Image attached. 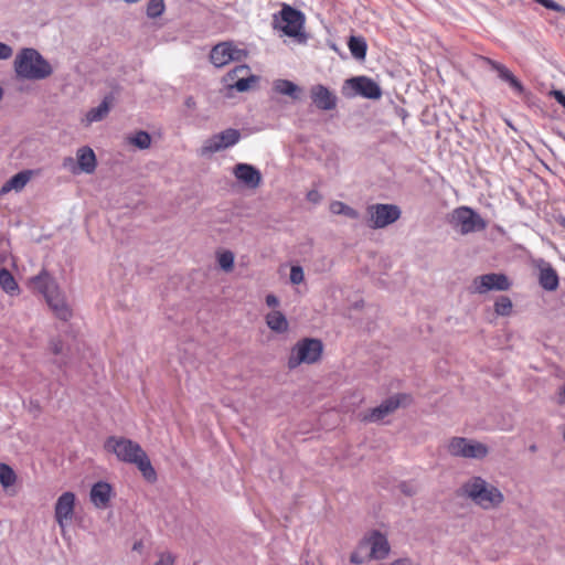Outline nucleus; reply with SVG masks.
<instances>
[{"label":"nucleus","instance_id":"nucleus-24","mask_svg":"<svg viewBox=\"0 0 565 565\" xmlns=\"http://www.w3.org/2000/svg\"><path fill=\"white\" fill-rule=\"evenodd\" d=\"M234 175L237 180L249 188H257L262 181L259 171L247 163L236 164L234 168Z\"/></svg>","mask_w":565,"mask_h":565},{"label":"nucleus","instance_id":"nucleus-23","mask_svg":"<svg viewBox=\"0 0 565 565\" xmlns=\"http://www.w3.org/2000/svg\"><path fill=\"white\" fill-rule=\"evenodd\" d=\"M539 284L546 291H555L558 288L559 277L550 263L542 260L539 265Z\"/></svg>","mask_w":565,"mask_h":565},{"label":"nucleus","instance_id":"nucleus-19","mask_svg":"<svg viewBox=\"0 0 565 565\" xmlns=\"http://www.w3.org/2000/svg\"><path fill=\"white\" fill-rule=\"evenodd\" d=\"M310 97L317 108L332 110L337 106V97L324 85L318 84L311 87Z\"/></svg>","mask_w":565,"mask_h":565},{"label":"nucleus","instance_id":"nucleus-12","mask_svg":"<svg viewBox=\"0 0 565 565\" xmlns=\"http://www.w3.org/2000/svg\"><path fill=\"white\" fill-rule=\"evenodd\" d=\"M303 22V14L300 11L290 6H284L280 11V19L277 21V28L286 35L296 38L301 34Z\"/></svg>","mask_w":565,"mask_h":565},{"label":"nucleus","instance_id":"nucleus-11","mask_svg":"<svg viewBox=\"0 0 565 565\" xmlns=\"http://www.w3.org/2000/svg\"><path fill=\"white\" fill-rule=\"evenodd\" d=\"M367 212L370 214V227L383 228L401 216V210L394 204H374L369 206Z\"/></svg>","mask_w":565,"mask_h":565},{"label":"nucleus","instance_id":"nucleus-47","mask_svg":"<svg viewBox=\"0 0 565 565\" xmlns=\"http://www.w3.org/2000/svg\"><path fill=\"white\" fill-rule=\"evenodd\" d=\"M391 565H412V562L408 558H399L394 561Z\"/></svg>","mask_w":565,"mask_h":565},{"label":"nucleus","instance_id":"nucleus-45","mask_svg":"<svg viewBox=\"0 0 565 565\" xmlns=\"http://www.w3.org/2000/svg\"><path fill=\"white\" fill-rule=\"evenodd\" d=\"M266 303L268 307L276 308L279 305V300L275 295L266 296Z\"/></svg>","mask_w":565,"mask_h":565},{"label":"nucleus","instance_id":"nucleus-35","mask_svg":"<svg viewBox=\"0 0 565 565\" xmlns=\"http://www.w3.org/2000/svg\"><path fill=\"white\" fill-rule=\"evenodd\" d=\"M130 142L139 149H148L151 145V137L146 131H138L130 138Z\"/></svg>","mask_w":565,"mask_h":565},{"label":"nucleus","instance_id":"nucleus-49","mask_svg":"<svg viewBox=\"0 0 565 565\" xmlns=\"http://www.w3.org/2000/svg\"><path fill=\"white\" fill-rule=\"evenodd\" d=\"M140 546H141V543H136V544L134 545V550H137V548H139Z\"/></svg>","mask_w":565,"mask_h":565},{"label":"nucleus","instance_id":"nucleus-6","mask_svg":"<svg viewBox=\"0 0 565 565\" xmlns=\"http://www.w3.org/2000/svg\"><path fill=\"white\" fill-rule=\"evenodd\" d=\"M450 223L460 234L467 235L487 228V222L471 207L460 206L451 214Z\"/></svg>","mask_w":565,"mask_h":565},{"label":"nucleus","instance_id":"nucleus-25","mask_svg":"<svg viewBox=\"0 0 565 565\" xmlns=\"http://www.w3.org/2000/svg\"><path fill=\"white\" fill-rule=\"evenodd\" d=\"M77 158V169L74 167L72 168L73 173L77 172H85V173H93L96 169V156L92 148L89 147H82L76 152Z\"/></svg>","mask_w":565,"mask_h":565},{"label":"nucleus","instance_id":"nucleus-50","mask_svg":"<svg viewBox=\"0 0 565 565\" xmlns=\"http://www.w3.org/2000/svg\"><path fill=\"white\" fill-rule=\"evenodd\" d=\"M561 225L565 228V218L561 221Z\"/></svg>","mask_w":565,"mask_h":565},{"label":"nucleus","instance_id":"nucleus-27","mask_svg":"<svg viewBox=\"0 0 565 565\" xmlns=\"http://www.w3.org/2000/svg\"><path fill=\"white\" fill-rule=\"evenodd\" d=\"M267 327L276 333H285L288 331L289 323L285 315L279 310H273L265 317Z\"/></svg>","mask_w":565,"mask_h":565},{"label":"nucleus","instance_id":"nucleus-1","mask_svg":"<svg viewBox=\"0 0 565 565\" xmlns=\"http://www.w3.org/2000/svg\"><path fill=\"white\" fill-rule=\"evenodd\" d=\"M104 448L107 452L114 454L119 461L135 465L146 480L156 481L157 472L138 443L126 437L110 436L105 440Z\"/></svg>","mask_w":565,"mask_h":565},{"label":"nucleus","instance_id":"nucleus-9","mask_svg":"<svg viewBox=\"0 0 565 565\" xmlns=\"http://www.w3.org/2000/svg\"><path fill=\"white\" fill-rule=\"evenodd\" d=\"M452 456L481 459L488 455V447L479 441L468 440L463 437H454L447 446Z\"/></svg>","mask_w":565,"mask_h":565},{"label":"nucleus","instance_id":"nucleus-16","mask_svg":"<svg viewBox=\"0 0 565 565\" xmlns=\"http://www.w3.org/2000/svg\"><path fill=\"white\" fill-rule=\"evenodd\" d=\"M241 134L238 130L230 128L212 138L207 139L202 148L203 153H214L222 149L234 146L238 142Z\"/></svg>","mask_w":565,"mask_h":565},{"label":"nucleus","instance_id":"nucleus-39","mask_svg":"<svg viewBox=\"0 0 565 565\" xmlns=\"http://www.w3.org/2000/svg\"><path fill=\"white\" fill-rule=\"evenodd\" d=\"M303 270L300 266H292L290 269V281L298 285L303 281Z\"/></svg>","mask_w":565,"mask_h":565},{"label":"nucleus","instance_id":"nucleus-38","mask_svg":"<svg viewBox=\"0 0 565 565\" xmlns=\"http://www.w3.org/2000/svg\"><path fill=\"white\" fill-rule=\"evenodd\" d=\"M534 1L540 3L541 6H543L546 9L559 12L562 14H565V7L558 4L554 0H534Z\"/></svg>","mask_w":565,"mask_h":565},{"label":"nucleus","instance_id":"nucleus-26","mask_svg":"<svg viewBox=\"0 0 565 565\" xmlns=\"http://www.w3.org/2000/svg\"><path fill=\"white\" fill-rule=\"evenodd\" d=\"M33 170H23L11 177L0 189V195L7 194L10 191H21L33 177Z\"/></svg>","mask_w":565,"mask_h":565},{"label":"nucleus","instance_id":"nucleus-46","mask_svg":"<svg viewBox=\"0 0 565 565\" xmlns=\"http://www.w3.org/2000/svg\"><path fill=\"white\" fill-rule=\"evenodd\" d=\"M557 403L558 404H565V384L557 393Z\"/></svg>","mask_w":565,"mask_h":565},{"label":"nucleus","instance_id":"nucleus-15","mask_svg":"<svg viewBox=\"0 0 565 565\" xmlns=\"http://www.w3.org/2000/svg\"><path fill=\"white\" fill-rule=\"evenodd\" d=\"M75 501V494L71 491H66L58 497L55 503L54 516L62 531H64L66 524L73 519Z\"/></svg>","mask_w":565,"mask_h":565},{"label":"nucleus","instance_id":"nucleus-43","mask_svg":"<svg viewBox=\"0 0 565 565\" xmlns=\"http://www.w3.org/2000/svg\"><path fill=\"white\" fill-rule=\"evenodd\" d=\"M63 343L60 339L50 342V350L53 354L57 355L62 352Z\"/></svg>","mask_w":565,"mask_h":565},{"label":"nucleus","instance_id":"nucleus-42","mask_svg":"<svg viewBox=\"0 0 565 565\" xmlns=\"http://www.w3.org/2000/svg\"><path fill=\"white\" fill-rule=\"evenodd\" d=\"M362 548L359 547L358 551L353 552L350 556V561L351 563L355 564V565H361L364 563L365 561V556L361 554V551Z\"/></svg>","mask_w":565,"mask_h":565},{"label":"nucleus","instance_id":"nucleus-14","mask_svg":"<svg viewBox=\"0 0 565 565\" xmlns=\"http://www.w3.org/2000/svg\"><path fill=\"white\" fill-rule=\"evenodd\" d=\"M257 77L250 74V68L243 64L234 67L224 76V83L228 88H235L238 92H246Z\"/></svg>","mask_w":565,"mask_h":565},{"label":"nucleus","instance_id":"nucleus-48","mask_svg":"<svg viewBox=\"0 0 565 565\" xmlns=\"http://www.w3.org/2000/svg\"><path fill=\"white\" fill-rule=\"evenodd\" d=\"M70 166H74V160H73V158H66V159L64 160V167H65V168H68Z\"/></svg>","mask_w":565,"mask_h":565},{"label":"nucleus","instance_id":"nucleus-28","mask_svg":"<svg viewBox=\"0 0 565 565\" xmlns=\"http://www.w3.org/2000/svg\"><path fill=\"white\" fill-rule=\"evenodd\" d=\"M348 46L353 55L358 60H364L366 56L367 44L361 36H351L348 41Z\"/></svg>","mask_w":565,"mask_h":565},{"label":"nucleus","instance_id":"nucleus-36","mask_svg":"<svg viewBox=\"0 0 565 565\" xmlns=\"http://www.w3.org/2000/svg\"><path fill=\"white\" fill-rule=\"evenodd\" d=\"M166 9L163 0H149L147 4V15L149 18L160 17Z\"/></svg>","mask_w":565,"mask_h":565},{"label":"nucleus","instance_id":"nucleus-13","mask_svg":"<svg viewBox=\"0 0 565 565\" xmlns=\"http://www.w3.org/2000/svg\"><path fill=\"white\" fill-rule=\"evenodd\" d=\"M512 284L504 274H486L473 279L475 291L486 294L490 290L505 291L511 288Z\"/></svg>","mask_w":565,"mask_h":565},{"label":"nucleus","instance_id":"nucleus-7","mask_svg":"<svg viewBox=\"0 0 565 565\" xmlns=\"http://www.w3.org/2000/svg\"><path fill=\"white\" fill-rule=\"evenodd\" d=\"M248 55L245 49L232 41L221 42L214 45L210 52V61L215 67H223L231 62H242Z\"/></svg>","mask_w":565,"mask_h":565},{"label":"nucleus","instance_id":"nucleus-32","mask_svg":"<svg viewBox=\"0 0 565 565\" xmlns=\"http://www.w3.org/2000/svg\"><path fill=\"white\" fill-rule=\"evenodd\" d=\"M17 481V475L7 463H0V483L3 488L13 486Z\"/></svg>","mask_w":565,"mask_h":565},{"label":"nucleus","instance_id":"nucleus-8","mask_svg":"<svg viewBox=\"0 0 565 565\" xmlns=\"http://www.w3.org/2000/svg\"><path fill=\"white\" fill-rule=\"evenodd\" d=\"M343 93L350 97L362 96L367 99H380L382 97L380 85L364 75L348 78L344 82Z\"/></svg>","mask_w":565,"mask_h":565},{"label":"nucleus","instance_id":"nucleus-21","mask_svg":"<svg viewBox=\"0 0 565 565\" xmlns=\"http://www.w3.org/2000/svg\"><path fill=\"white\" fill-rule=\"evenodd\" d=\"M486 61L490 67L498 73L499 78L507 82L514 93L518 95L524 94L525 88L523 84L505 65L491 58H486Z\"/></svg>","mask_w":565,"mask_h":565},{"label":"nucleus","instance_id":"nucleus-33","mask_svg":"<svg viewBox=\"0 0 565 565\" xmlns=\"http://www.w3.org/2000/svg\"><path fill=\"white\" fill-rule=\"evenodd\" d=\"M330 211L333 213V214H343L350 218H358L359 217V213L352 209L351 206L344 204L343 202L341 201H333L331 202L330 204Z\"/></svg>","mask_w":565,"mask_h":565},{"label":"nucleus","instance_id":"nucleus-37","mask_svg":"<svg viewBox=\"0 0 565 565\" xmlns=\"http://www.w3.org/2000/svg\"><path fill=\"white\" fill-rule=\"evenodd\" d=\"M217 260L220 267L225 271H231L234 267V254L230 250L218 254Z\"/></svg>","mask_w":565,"mask_h":565},{"label":"nucleus","instance_id":"nucleus-2","mask_svg":"<svg viewBox=\"0 0 565 565\" xmlns=\"http://www.w3.org/2000/svg\"><path fill=\"white\" fill-rule=\"evenodd\" d=\"M28 285L44 296L56 318L63 321L71 319L73 315L72 309L66 303L56 281L46 270H42L39 275L30 278Z\"/></svg>","mask_w":565,"mask_h":565},{"label":"nucleus","instance_id":"nucleus-30","mask_svg":"<svg viewBox=\"0 0 565 565\" xmlns=\"http://www.w3.org/2000/svg\"><path fill=\"white\" fill-rule=\"evenodd\" d=\"M0 286L7 294L10 295H13L19 290V286L13 275L7 268L0 269Z\"/></svg>","mask_w":565,"mask_h":565},{"label":"nucleus","instance_id":"nucleus-17","mask_svg":"<svg viewBox=\"0 0 565 565\" xmlns=\"http://www.w3.org/2000/svg\"><path fill=\"white\" fill-rule=\"evenodd\" d=\"M370 546V558L383 559L390 553V544L385 535L379 531H372L360 543V548Z\"/></svg>","mask_w":565,"mask_h":565},{"label":"nucleus","instance_id":"nucleus-29","mask_svg":"<svg viewBox=\"0 0 565 565\" xmlns=\"http://www.w3.org/2000/svg\"><path fill=\"white\" fill-rule=\"evenodd\" d=\"M109 103L107 99H104L102 104L95 108H92L85 117L86 125H90L92 122L99 121L104 119L109 113Z\"/></svg>","mask_w":565,"mask_h":565},{"label":"nucleus","instance_id":"nucleus-34","mask_svg":"<svg viewBox=\"0 0 565 565\" xmlns=\"http://www.w3.org/2000/svg\"><path fill=\"white\" fill-rule=\"evenodd\" d=\"M512 307V301L507 296H500L494 302V311L499 316H510Z\"/></svg>","mask_w":565,"mask_h":565},{"label":"nucleus","instance_id":"nucleus-41","mask_svg":"<svg viewBox=\"0 0 565 565\" xmlns=\"http://www.w3.org/2000/svg\"><path fill=\"white\" fill-rule=\"evenodd\" d=\"M12 49L6 43L0 42V60H8L12 56Z\"/></svg>","mask_w":565,"mask_h":565},{"label":"nucleus","instance_id":"nucleus-22","mask_svg":"<svg viewBox=\"0 0 565 565\" xmlns=\"http://www.w3.org/2000/svg\"><path fill=\"white\" fill-rule=\"evenodd\" d=\"M89 497L95 508L104 510L109 505L113 488L108 482L98 481L92 487Z\"/></svg>","mask_w":565,"mask_h":565},{"label":"nucleus","instance_id":"nucleus-10","mask_svg":"<svg viewBox=\"0 0 565 565\" xmlns=\"http://www.w3.org/2000/svg\"><path fill=\"white\" fill-rule=\"evenodd\" d=\"M452 456L481 459L488 455V447L479 441L468 440L463 437H454L447 446Z\"/></svg>","mask_w":565,"mask_h":565},{"label":"nucleus","instance_id":"nucleus-40","mask_svg":"<svg viewBox=\"0 0 565 565\" xmlns=\"http://www.w3.org/2000/svg\"><path fill=\"white\" fill-rule=\"evenodd\" d=\"M174 561V556L171 553L166 552L159 555V558L154 565H173Z\"/></svg>","mask_w":565,"mask_h":565},{"label":"nucleus","instance_id":"nucleus-3","mask_svg":"<svg viewBox=\"0 0 565 565\" xmlns=\"http://www.w3.org/2000/svg\"><path fill=\"white\" fill-rule=\"evenodd\" d=\"M17 76L24 79H44L53 70L50 63L34 49H23L14 60Z\"/></svg>","mask_w":565,"mask_h":565},{"label":"nucleus","instance_id":"nucleus-31","mask_svg":"<svg viewBox=\"0 0 565 565\" xmlns=\"http://www.w3.org/2000/svg\"><path fill=\"white\" fill-rule=\"evenodd\" d=\"M275 89L281 95L290 96L295 99L298 98L300 88L288 79H279L275 83Z\"/></svg>","mask_w":565,"mask_h":565},{"label":"nucleus","instance_id":"nucleus-44","mask_svg":"<svg viewBox=\"0 0 565 565\" xmlns=\"http://www.w3.org/2000/svg\"><path fill=\"white\" fill-rule=\"evenodd\" d=\"M551 96L565 108V94L562 90L554 89L551 92Z\"/></svg>","mask_w":565,"mask_h":565},{"label":"nucleus","instance_id":"nucleus-5","mask_svg":"<svg viewBox=\"0 0 565 565\" xmlns=\"http://www.w3.org/2000/svg\"><path fill=\"white\" fill-rule=\"evenodd\" d=\"M323 344L318 339L305 338L298 341L291 349L288 358V367L296 369L300 364H312L322 355Z\"/></svg>","mask_w":565,"mask_h":565},{"label":"nucleus","instance_id":"nucleus-4","mask_svg":"<svg viewBox=\"0 0 565 565\" xmlns=\"http://www.w3.org/2000/svg\"><path fill=\"white\" fill-rule=\"evenodd\" d=\"M462 490L468 498L483 509L494 508L503 501L500 490L480 477L471 478L463 484Z\"/></svg>","mask_w":565,"mask_h":565},{"label":"nucleus","instance_id":"nucleus-20","mask_svg":"<svg viewBox=\"0 0 565 565\" xmlns=\"http://www.w3.org/2000/svg\"><path fill=\"white\" fill-rule=\"evenodd\" d=\"M486 61L490 67L498 73L499 78L507 82L514 93L518 95L524 94L525 88L523 84L505 65L491 58H486Z\"/></svg>","mask_w":565,"mask_h":565},{"label":"nucleus","instance_id":"nucleus-18","mask_svg":"<svg viewBox=\"0 0 565 565\" xmlns=\"http://www.w3.org/2000/svg\"><path fill=\"white\" fill-rule=\"evenodd\" d=\"M404 399H406V395L390 397L381 405L372 408L363 419L366 422H379L397 409Z\"/></svg>","mask_w":565,"mask_h":565}]
</instances>
